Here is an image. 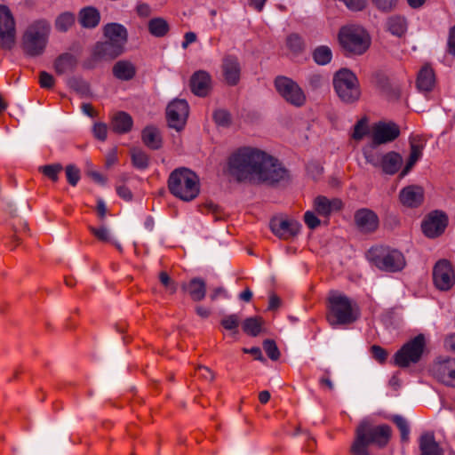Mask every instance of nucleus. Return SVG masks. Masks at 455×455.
I'll use <instances>...</instances> for the list:
<instances>
[{
    "instance_id": "f257e3e1",
    "label": "nucleus",
    "mask_w": 455,
    "mask_h": 455,
    "mask_svg": "<svg viewBox=\"0 0 455 455\" xmlns=\"http://www.w3.org/2000/svg\"><path fill=\"white\" fill-rule=\"evenodd\" d=\"M229 172L239 181L275 183L287 176V171L279 161L265 152L243 148L235 152L228 161Z\"/></svg>"
},
{
    "instance_id": "f03ea898",
    "label": "nucleus",
    "mask_w": 455,
    "mask_h": 455,
    "mask_svg": "<svg viewBox=\"0 0 455 455\" xmlns=\"http://www.w3.org/2000/svg\"><path fill=\"white\" fill-rule=\"evenodd\" d=\"M391 435L392 430L389 426H375L369 420H363L355 429V438L350 452L352 455H370L368 447L371 443L384 447L389 442Z\"/></svg>"
},
{
    "instance_id": "7ed1b4c3",
    "label": "nucleus",
    "mask_w": 455,
    "mask_h": 455,
    "mask_svg": "<svg viewBox=\"0 0 455 455\" xmlns=\"http://www.w3.org/2000/svg\"><path fill=\"white\" fill-rule=\"evenodd\" d=\"M360 316V308L355 301L342 293L332 292L328 298L326 320L332 327L348 325Z\"/></svg>"
},
{
    "instance_id": "20e7f679",
    "label": "nucleus",
    "mask_w": 455,
    "mask_h": 455,
    "mask_svg": "<svg viewBox=\"0 0 455 455\" xmlns=\"http://www.w3.org/2000/svg\"><path fill=\"white\" fill-rule=\"evenodd\" d=\"M168 188L174 196L183 201H191L199 194V179L189 169L179 168L170 174Z\"/></svg>"
},
{
    "instance_id": "39448f33",
    "label": "nucleus",
    "mask_w": 455,
    "mask_h": 455,
    "mask_svg": "<svg viewBox=\"0 0 455 455\" xmlns=\"http://www.w3.org/2000/svg\"><path fill=\"white\" fill-rule=\"evenodd\" d=\"M50 31L51 26L44 20L30 23L22 38L24 52L33 57L41 55L47 45Z\"/></svg>"
},
{
    "instance_id": "423d86ee",
    "label": "nucleus",
    "mask_w": 455,
    "mask_h": 455,
    "mask_svg": "<svg viewBox=\"0 0 455 455\" xmlns=\"http://www.w3.org/2000/svg\"><path fill=\"white\" fill-rule=\"evenodd\" d=\"M368 260L381 271L395 273L401 271L406 265L401 251L387 246H374L367 252Z\"/></svg>"
},
{
    "instance_id": "0eeeda50",
    "label": "nucleus",
    "mask_w": 455,
    "mask_h": 455,
    "mask_svg": "<svg viewBox=\"0 0 455 455\" xmlns=\"http://www.w3.org/2000/svg\"><path fill=\"white\" fill-rule=\"evenodd\" d=\"M339 41L346 52L353 54H363L371 44L369 34L358 25H347L341 28L339 33Z\"/></svg>"
},
{
    "instance_id": "6e6552de",
    "label": "nucleus",
    "mask_w": 455,
    "mask_h": 455,
    "mask_svg": "<svg viewBox=\"0 0 455 455\" xmlns=\"http://www.w3.org/2000/svg\"><path fill=\"white\" fill-rule=\"evenodd\" d=\"M333 85L337 95L344 102H354L360 96L357 78L348 69L343 68L336 72Z\"/></svg>"
},
{
    "instance_id": "1a4fd4ad",
    "label": "nucleus",
    "mask_w": 455,
    "mask_h": 455,
    "mask_svg": "<svg viewBox=\"0 0 455 455\" xmlns=\"http://www.w3.org/2000/svg\"><path fill=\"white\" fill-rule=\"evenodd\" d=\"M425 347V336L423 334L417 335L395 354V364L399 367H408L411 363H418L421 359Z\"/></svg>"
},
{
    "instance_id": "9d476101",
    "label": "nucleus",
    "mask_w": 455,
    "mask_h": 455,
    "mask_svg": "<svg viewBox=\"0 0 455 455\" xmlns=\"http://www.w3.org/2000/svg\"><path fill=\"white\" fill-rule=\"evenodd\" d=\"M16 38V23L8 6L0 4V45L11 49Z\"/></svg>"
},
{
    "instance_id": "9b49d317",
    "label": "nucleus",
    "mask_w": 455,
    "mask_h": 455,
    "mask_svg": "<svg viewBox=\"0 0 455 455\" xmlns=\"http://www.w3.org/2000/svg\"><path fill=\"white\" fill-rule=\"evenodd\" d=\"M277 92L290 103L295 106H302L306 101V96L299 85L291 78L281 76L275 82Z\"/></svg>"
},
{
    "instance_id": "f8f14e48",
    "label": "nucleus",
    "mask_w": 455,
    "mask_h": 455,
    "mask_svg": "<svg viewBox=\"0 0 455 455\" xmlns=\"http://www.w3.org/2000/svg\"><path fill=\"white\" fill-rule=\"evenodd\" d=\"M435 285L442 291L450 290L455 283V275L451 264L446 259L439 260L433 269Z\"/></svg>"
},
{
    "instance_id": "ddd939ff",
    "label": "nucleus",
    "mask_w": 455,
    "mask_h": 455,
    "mask_svg": "<svg viewBox=\"0 0 455 455\" xmlns=\"http://www.w3.org/2000/svg\"><path fill=\"white\" fill-rule=\"evenodd\" d=\"M371 140L376 146L394 141L400 135L399 126L392 122H379L371 127Z\"/></svg>"
},
{
    "instance_id": "4468645a",
    "label": "nucleus",
    "mask_w": 455,
    "mask_h": 455,
    "mask_svg": "<svg viewBox=\"0 0 455 455\" xmlns=\"http://www.w3.org/2000/svg\"><path fill=\"white\" fill-rule=\"evenodd\" d=\"M448 223L447 216L439 211L430 212L422 222V231L429 238L442 235Z\"/></svg>"
},
{
    "instance_id": "2eb2a0df",
    "label": "nucleus",
    "mask_w": 455,
    "mask_h": 455,
    "mask_svg": "<svg viewBox=\"0 0 455 455\" xmlns=\"http://www.w3.org/2000/svg\"><path fill=\"white\" fill-rule=\"evenodd\" d=\"M355 224L356 228L363 234L374 233L379 226L378 215L371 210L362 208L355 212Z\"/></svg>"
},
{
    "instance_id": "dca6fc26",
    "label": "nucleus",
    "mask_w": 455,
    "mask_h": 455,
    "mask_svg": "<svg viewBox=\"0 0 455 455\" xmlns=\"http://www.w3.org/2000/svg\"><path fill=\"white\" fill-rule=\"evenodd\" d=\"M270 228L279 238L288 240L299 233L300 225L296 220L275 217L270 221Z\"/></svg>"
},
{
    "instance_id": "f3484780",
    "label": "nucleus",
    "mask_w": 455,
    "mask_h": 455,
    "mask_svg": "<svg viewBox=\"0 0 455 455\" xmlns=\"http://www.w3.org/2000/svg\"><path fill=\"white\" fill-rule=\"evenodd\" d=\"M433 373L442 383L455 387V359L438 360L433 366Z\"/></svg>"
},
{
    "instance_id": "a211bd4d",
    "label": "nucleus",
    "mask_w": 455,
    "mask_h": 455,
    "mask_svg": "<svg viewBox=\"0 0 455 455\" xmlns=\"http://www.w3.org/2000/svg\"><path fill=\"white\" fill-rule=\"evenodd\" d=\"M104 36L108 41L119 45L125 51V45L128 41L127 29L119 23H108L104 27Z\"/></svg>"
},
{
    "instance_id": "6ab92c4d",
    "label": "nucleus",
    "mask_w": 455,
    "mask_h": 455,
    "mask_svg": "<svg viewBox=\"0 0 455 455\" xmlns=\"http://www.w3.org/2000/svg\"><path fill=\"white\" fill-rule=\"evenodd\" d=\"M399 198L403 205L416 208L423 203L424 190L419 186H408L400 191Z\"/></svg>"
},
{
    "instance_id": "aec40b11",
    "label": "nucleus",
    "mask_w": 455,
    "mask_h": 455,
    "mask_svg": "<svg viewBox=\"0 0 455 455\" xmlns=\"http://www.w3.org/2000/svg\"><path fill=\"white\" fill-rule=\"evenodd\" d=\"M190 88L195 95L206 96L212 88V79L209 73L204 70L195 72L190 79Z\"/></svg>"
},
{
    "instance_id": "412c9836",
    "label": "nucleus",
    "mask_w": 455,
    "mask_h": 455,
    "mask_svg": "<svg viewBox=\"0 0 455 455\" xmlns=\"http://www.w3.org/2000/svg\"><path fill=\"white\" fill-rule=\"evenodd\" d=\"M222 71L228 84H236L240 80L241 75V66L237 58L232 55L226 56L222 62Z\"/></svg>"
},
{
    "instance_id": "4be33fe9",
    "label": "nucleus",
    "mask_w": 455,
    "mask_h": 455,
    "mask_svg": "<svg viewBox=\"0 0 455 455\" xmlns=\"http://www.w3.org/2000/svg\"><path fill=\"white\" fill-rule=\"evenodd\" d=\"M124 51L119 45L109 41L99 42L93 50V56L98 60H113L121 55Z\"/></svg>"
},
{
    "instance_id": "5701e85b",
    "label": "nucleus",
    "mask_w": 455,
    "mask_h": 455,
    "mask_svg": "<svg viewBox=\"0 0 455 455\" xmlns=\"http://www.w3.org/2000/svg\"><path fill=\"white\" fill-rule=\"evenodd\" d=\"M314 206L318 214L327 217L332 212L340 211L343 203L338 198L328 199L325 196H319L315 199Z\"/></svg>"
},
{
    "instance_id": "b1692460",
    "label": "nucleus",
    "mask_w": 455,
    "mask_h": 455,
    "mask_svg": "<svg viewBox=\"0 0 455 455\" xmlns=\"http://www.w3.org/2000/svg\"><path fill=\"white\" fill-rule=\"evenodd\" d=\"M113 76L120 81H131L137 73L136 65L129 60H120L112 68Z\"/></svg>"
},
{
    "instance_id": "393cba45",
    "label": "nucleus",
    "mask_w": 455,
    "mask_h": 455,
    "mask_svg": "<svg viewBox=\"0 0 455 455\" xmlns=\"http://www.w3.org/2000/svg\"><path fill=\"white\" fill-rule=\"evenodd\" d=\"M420 455H443V451L435 441L433 432L423 433L419 439Z\"/></svg>"
},
{
    "instance_id": "a878e982",
    "label": "nucleus",
    "mask_w": 455,
    "mask_h": 455,
    "mask_svg": "<svg viewBox=\"0 0 455 455\" xmlns=\"http://www.w3.org/2000/svg\"><path fill=\"white\" fill-rule=\"evenodd\" d=\"M436 79L434 69L429 65H424L417 76V88L422 92H432L435 86Z\"/></svg>"
},
{
    "instance_id": "bb28decb",
    "label": "nucleus",
    "mask_w": 455,
    "mask_h": 455,
    "mask_svg": "<svg viewBox=\"0 0 455 455\" xmlns=\"http://www.w3.org/2000/svg\"><path fill=\"white\" fill-rule=\"evenodd\" d=\"M141 140L147 148L152 150H157L163 146V137L159 129L152 125L142 130Z\"/></svg>"
},
{
    "instance_id": "cd10ccee",
    "label": "nucleus",
    "mask_w": 455,
    "mask_h": 455,
    "mask_svg": "<svg viewBox=\"0 0 455 455\" xmlns=\"http://www.w3.org/2000/svg\"><path fill=\"white\" fill-rule=\"evenodd\" d=\"M181 288L194 301H201L205 297L206 284L201 278H193L188 283H182Z\"/></svg>"
},
{
    "instance_id": "c85d7f7f",
    "label": "nucleus",
    "mask_w": 455,
    "mask_h": 455,
    "mask_svg": "<svg viewBox=\"0 0 455 455\" xmlns=\"http://www.w3.org/2000/svg\"><path fill=\"white\" fill-rule=\"evenodd\" d=\"M78 20L82 27L92 28L100 23V14L97 9L89 6L80 11Z\"/></svg>"
},
{
    "instance_id": "c756f323",
    "label": "nucleus",
    "mask_w": 455,
    "mask_h": 455,
    "mask_svg": "<svg viewBox=\"0 0 455 455\" xmlns=\"http://www.w3.org/2000/svg\"><path fill=\"white\" fill-rule=\"evenodd\" d=\"M403 158L400 154L391 151L382 157L381 166L387 174H395L402 166Z\"/></svg>"
},
{
    "instance_id": "7c9ffc66",
    "label": "nucleus",
    "mask_w": 455,
    "mask_h": 455,
    "mask_svg": "<svg viewBox=\"0 0 455 455\" xmlns=\"http://www.w3.org/2000/svg\"><path fill=\"white\" fill-rule=\"evenodd\" d=\"M387 27L392 35L401 37L406 33L408 23L404 17L394 15L387 19Z\"/></svg>"
},
{
    "instance_id": "2f4dec72",
    "label": "nucleus",
    "mask_w": 455,
    "mask_h": 455,
    "mask_svg": "<svg viewBox=\"0 0 455 455\" xmlns=\"http://www.w3.org/2000/svg\"><path fill=\"white\" fill-rule=\"evenodd\" d=\"M77 60L75 56L69 53L60 56L54 64L58 74L63 75L73 71L76 66Z\"/></svg>"
},
{
    "instance_id": "473e14b6",
    "label": "nucleus",
    "mask_w": 455,
    "mask_h": 455,
    "mask_svg": "<svg viewBox=\"0 0 455 455\" xmlns=\"http://www.w3.org/2000/svg\"><path fill=\"white\" fill-rule=\"evenodd\" d=\"M148 27L150 34L156 37L164 36L170 29L168 21L162 17L151 19Z\"/></svg>"
},
{
    "instance_id": "72a5a7b5",
    "label": "nucleus",
    "mask_w": 455,
    "mask_h": 455,
    "mask_svg": "<svg viewBox=\"0 0 455 455\" xmlns=\"http://www.w3.org/2000/svg\"><path fill=\"white\" fill-rule=\"evenodd\" d=\"M133 121L131 116H114L111 128L116 133H126L132 128Z\"/></svg>"
},
{
    "instance_id": "f704fd0d",
    "label": "nucleus",
    "mask_w": 455,
    "mask_h": 455,
    "mask_svg": "<svg viewBox=\"0 0 455 455\" xmlns=\"http://www.w3.org/2000/svg\"><path fill=\"white\" fill-rule=\"evenodd\" d=\"M131 158L132 165L137 169L144 170L149 166L150 157L144 150L140 148H132Z\"/></svg>"
},
{
    "instance_id": "c9c22d12",
    "label": "nucleus",
    "mask_w": 455,
    "mask_h": 455,
    "mask_svg": "<svg viewBox=\"0 0 455 455\" xmlns=\"http://www.w3.org/2000/svg\"><path fill=\"white\" fill-rule=\"evenodd\" d=\"M263 323L261 317L247 318L243 323V330L246 334L256 337L260 333Z\"/></svg>"
},
{
    "instance_id": "e433bc0d",
    "label": "nucleus",
    "mask_w": 455,
    "mask_h": 455,
    "mask_svg": "<svg viewBox=\"0 0 455 455\" xmlns=\"http://www.w3.org/2000/svg\"><path fill=\"white\" fill-rule=\"evenodd\" d=\"M313 58L318 65H326L331 60V50L325 45L318 46L313 52Z\"/></svg>"
},
{
    "instance_id": "4c0bfd02",
    "label": "nucleus",
    "mask_w": 455,
    "mask_h": 455,
    "mask_svg": "<svg viewBox=\"0 0 455 455\" xmlns=\"http://www.w3.org/2000/svg\"><path fill=\"white\" fill-rule=\"evenodd\" d=\"M62 170L63 167L60 164H47L39 167V172L53 182L58 181L59 174Z\"/></svg>"
},
{
    "instance_id": "58836bf2",
    "label": "nucleus",
    "mask_w": 455,
    "mask_h": 455,
    "mask_svg": "<svg viewBox=\"0 0 455 455\" xmlns=\"http://www.w3.org/2000/svg\"><path fill=\"white\" fill-rule=\"evenodd\" d=\"M75 23V16L71 12L61 13L55 21V27L59 31L65 32Z\"/></svg>"
},
{
    "instance_id": "ea45409f",
    "label": "nucleus",
    "mask_w": 455,
    "mask_h": 455,
    "mask_svg": "<svg viewBox=\"0 0 455 455\" xmlns=\"http://www.w3.org/2000/svg\"><path fill=\"white\" fill-rule=\"evenodd\" d=\"M189 107L185 100L176 99L172 100L166 109V114H188Z\"/></svg>"
},
{
    "instance_id": "a19ab883",
    "label": "nucleus",
    "mask_w": 455,
    "mask_h": 455,
    "mask_svg": "<svg viewBox=\"0 0 455 455\" xmlns=\"http://www.w3.org/2000/svg\"><path fill=\"white\" fill-rule=\"evenodd\" d=\"M392 420L400 430L402 442L407 443L410 439V427L407 420L399 415L394 416Z\"/></svg>"
},
{
    "instance_id": "79ce46f5",
    "label": "nucleus",
    "mask_w": 455,
    "mask_h": 455,
    "mask_svg": "<svg viewBox=\"0 0 455 455\" xmlns=\"http://www.w3.org/2000/svg\"><path fill=\"white\" fill-rule=\"evenodd\" d=\"M287 47L294 53L300 52L304 48L302 38L297 34H291L286 40Z\"/></svg>"
},
{
    "instance_id": "37998d69",
    "label": "nucleus",
    "mask_w": 455,
    "mask_h": 455,
    "mask_svg": "<svg viewBox=\"0 0 455 455\" xmlns=\"http://www.w3.org/2000/svg\"><path fill=\"white\" fill-rule=\"evenodd\" d=\"M369 132L368 120L366 117L359 120L355 125L353 138L356 140H362Z\"/></svg>"
},
{
    "instance_id": "c03bdc74",
    "label": "nucleus",
    "mask_w": 455,
    "mask_h": 455,
    "mask_svg": "<svg viewBox=\"0 0 455 455\" xmlns=\"http://www.w3.org/2000/svg\"><path fill=\"white\" fill-rule=\"evenodd\" d=\"M187 124V116H167V124L170 128L181 131Z\"/></svg>"
},
{
    "instance_id": "a18cd8bd",
    "label": "nucleus",
    "mask_w": 455,
    "mask_h": 455,
    "mask_svg": "<svg viewBox=\"0 0 455 455\" xmlns=\"http://www.w3.org/2000/svg\"><path fill=\"white\" fill-rule=\"evenodd\" d=\"M263 348L271 360H277L280 357L279 349L275 342L272 339H267L263 343Z\"/></svg>"
},
{
    "instance_id": "49530a36",
    "label": "nucleus",
    "mask_w": 455,
    "mask_h": 455,
    "mask_svg": "<svg viewBox=\"0 0 455 455\" xmlns=\"http://www.w3.org/2000/svg\"><path fill=\"white\" fill-rule=\"evenodd\" d=\"M159 281L169 293L174 294L176 292L177 285L165 271L159 273Z\"/></svg>"
},
{
    "instance_id": "de8ad7c7",
    "label": "nucleus",
    "mask_w": 455,
    "mask_h": 455,
    "mask_svg": "<svg viewBox=\"0 0 455 455\" xmlns=\"http://www.w3.org/2000/svg\"><path fill=\"white\" fill-rule=\"evenodd\" d=\"M201 212L204 214H212L217 220L221 219L222 213L220 207L212 202H206L201 206Z\"/></svg>"
},
{
    "instance_id": "09e8293b",
    "label": "nucleus",
    "mask_w": 455,
    "mask_h": 455,
    "mask_svg": "<svg viewBox=\"0 0 455 455\" xmlns=\"http://www.w3.org/2000/svg\"><path fill=\"white\" fill-rule=\"evenodd\" d=\"M212 120L219 129H226L236 126L231 116H212Z\"/></svg>"
},
{
    "instance_id": "8fccbe9b",
    "label": "nucleus",
    "mask_w": 455,
    "mask_h": 455,
    "mask_svg": "<svg viewBox=\"0 0 455 455\" xmlns=\"http://www.w3.org/2000/svg\"><path fill=\"white\" fill-rule=\"evenodd\" d=\"M90 232L100 242H110L109 231L105 227L95 228L92 226L88 227Z\"/></svg>"
},
{
    "instance_id": "3c124183",
    "label": "nucleus",
    "mask_w": 455,
    "mask_h": 455,
    "mask_svg": "<svg viewBox=\"0 0 455 455\" xmlns=\"http://www.w3.org/2000/svg\"><path fill=\"white\" fill-rule=\"evenodd\" d=\"M65 172H66V177H67L68 182L71 186H76L80 180L79 169L73 164H69L66 167Z\"/></svg>"
},
{
    "instance_id": "603ef678",
    "label": "nucleus",
    "mask_w": 455,
    "mask_h": 455,
    "mask_svg": "<svg viewBox=\"0 0 455 455\" xmlns=\"http://www.w3.org/2000/svg\"><path fill=\"white\" fill-rule=\"evenodd\" d=\"M240 323V318L237 315H229L221 320V325L228 331H236Z\"/></svg>"
},
{
    "instance_id": "864d4df0",
    "label": "nucleus",
    "mask_w": 455,
    "mask_h": 455,
    "mask_svg": "<svg viewBox=\"0 0 455 455\" xmlns=\"http://www.w3.org/2000/svg\"><path fill=\"white\" fill-rule=\"evenodd\" d=\"M373 4L381 12H391L394 10L397 4L398 0H371Z\"/></svg>"
},
{
    "instance_id": "5fc2aeb1",
    "label": "nucleus",
    "mask_w": 455,
    "mask_h": 455,
    "mask_svg": "<svg viewBox=\"0 0 455 455\" xmlns=\"http://www.w3.org/2000/svg\"><path fill=\"white\" fill-rule=\"evenodd\" d=\"M371 355H372V357L378 361L379 363H383L386 362L387 358V351L381 347L380 346H378V345H373L371 347Z\"/></svg>"
},
{
    "instance_id": "6e6d98bb",
    "label": "nucleus",
    "mask_w": 455,
    "mask_h": 455,
    "mask_svg": "<svg viewBox=\"0 0 455 455\" xmlns=\"http://www.w3.org/2000/svg\"><path fill=\"white\" fill-rule=\"evenodd\" d=\"M410 146H411V152H410L409 159L411 160V162L414 161L417 163L418 160L422 156L423 146L420 144H416L413 141H411Z\"/></svg>"
},
{
    "instance_id": "4d7b16f0",
    "label": "nucleus",
    "mask_w": 455,
    "mask_h": 455,
    "mask_svg": "<svg viewBox=\"0 0 455 455\" xmlns=\"http://www.w3.org/2000/svg\"><path fill=\"white\" fill-rule=\"evenodd\" d=\"M108 128L107 125L101 123L95 124L93 126V134L95 138L104 141L107 139Z\"/></svg>"
},
{
    "instance_id": "13d9d810",
    "label": "nucleus",
    "mask_w": 455,
    "mask_h": 455,
    "mask_svg": "<svg viewBox=\"0 0 455 455\" xmlns=\"http://www.w3.org/2000/svg\"><path fill=\"white\" fill-rule=\"evenodd\" d=\"M304 221L307 224V226L311 229H314L320 225L319 219L315 215L314 212L309 211L305 212Z\"/></svg>"
},
{
    "instance_id": "bf43d9fd",
    "label": "nucleus",
    "mask_w": 455,
    "mask_h": 455,
    "mask_svg": "<svg viewBox=\"0 0 455 455\" xmlns=\"http://www.w3.org/2000/svg\"><path fill=\"white\" fill-rule=\"evenodd\" d=\"M196 374L205 380L212 381L215 378L214 372L206 366L199 365L196 368Z\"/></svg>"
},
{
    "instance_id": "052dcab7",
    "label": "nucleus",
    "mask_w": 455,
    "mask_h": 455,
    "mask_svg": "<svg viewBox=\"0 0 455 455\" xmlns=\"http://www.w3.org/2000/svg\"><path fill=\"white\" fill-rule=\"evenodd\" d=\"M39 82L43 88L49 89L53 86L54 79L51 74L43 71L40 73Z\"/></svg>"
},
{
    "instance_id": "680f3d73",
    "label": "nucleus",
    "mask_w": 455,
    "mask_h": 455,
    "mask_svg": "<svg viewBox=\"0 0 455 455\" xmlns=\"http://www.w3.org/2000/svg\"><path fill=\"white\" fill-rule=\"evenodd\" d=\"M307 84L312 89H317L322 86L323 79L321 75L318 74H311L308 76Z\"/></svg>"
},
{
    "instance_id": "e2e57ef3",
    "label": "nucleus",
    "mask_w": 455,
    "mask_h": 455,
    "mask_svg": "<svg viewBox=\"0 0 455 455\" xmlns=\"http://www.w3.org/2000/svg\"><path fill=\"white\" fill-rule=\"evenodd\" d=\"M447 45L448 52L455 56V26L450 28Z\"/></svg>"
},
{
    "instance_id": "0e129e2a",
    "label": "nucleus",
    "mask_w": 455,
    "mask_h": 455,
    "mask_svg": "<svg viewBox=\"0 0 455 455\" xmlns=\"http://www.w3.org/2000/svg\"><path fill=\"white\" fill-rule=\"evenodd\" d=\"M116 193L120 197L126 201H130L132 197L131 190L126 186H119L116 188Z\"/></svg>"
},
{
    "instance_id": "69168bd1",
    "label": "nucleus",
    "mask_w": 455,
    "mask_h": 455,
    "mask_svg": "<svg viewBox=\"0 0 455 455\" xmlns=\"http://www.w3.org/2000/svg\"><path fill=\"white\" fill-rule=\"evenodd\" d=\"M117 149L116 148H112L107 156L106 164L108 166L115 164L117 163Z\"/></svg>"
},
{
    "instance_id": "338daca9",
    "label": "nucleus",
    "mask_w": 455,
    "mask_h": 455,
    "mask_svg": "<svg viewBox=\"0 0 455 455\" xmlns=\"http://www.w3.org/2000/svg\"><path fill=\"white\" fill-rule=\"evenodd\" d=\"M219 297H228V293L226 290L222 287L215 288L212 294L210 295V298L212 300L217 299Z\"/></svg>"
},
{
    "instance_id": "774afa93",
    "label": "nucleus",
    "mask_w": 455,
    "mask_h": 455,
    "mask_svg": "<svg viewBox=\"0 0 455 455\" xmlns=\"http://www.w3.org/2000/svg\"><path fill=\"white\" fill-rule=\"evenodd\" d=\"M280 304V299L275 294H272L269 298L268 309L275 310L279 307Z\"/></svg>"
}]
</instances>
